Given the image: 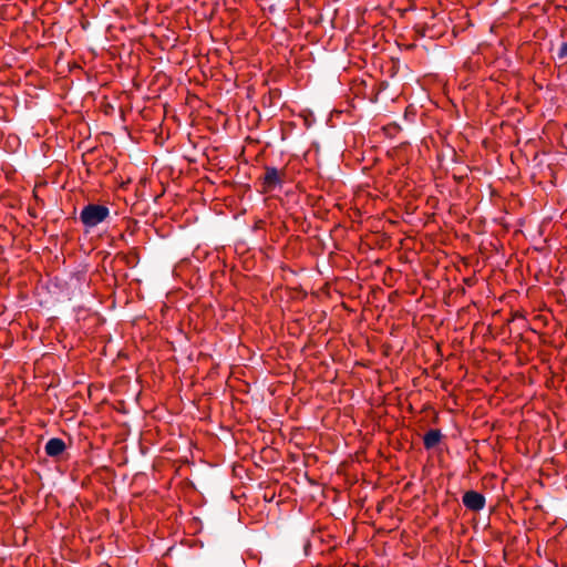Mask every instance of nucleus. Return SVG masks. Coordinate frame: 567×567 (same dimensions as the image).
<instances>
[{
	"mask_svg": "<svg viewBox=\"0 0 567 567\" xmlns=\"http://www.w3.org/2000/svg\"><path fill=\"white\" fill-rule=\"evenodd\" d=\"M110 215L106 206L87 204L80 213V220L87 228H92L104 221Z\"/></svg>",
	"mask_w": 567,
	"mask_h": 567,
	"instance_id": "f257e3e1",
	"label": "nucleus"
},
{
	"mask_svg": "<svg viewBox=\"0 0 567 567\" xmlns=\"http://www.w3.org/2000/svg\"><path fill=\"white\" fill-rule=\"evenodd\" d=\"M462 502L464 506L472 512H480L485 507L486 499L482 493L467 491L464 493Z\"/></svg>",
	"mask_w": 567,
	"mask_h": 567,
	"instance_id": "f03ea898",
	"label": "nucleus"
},
{
	"mask_svg": "<svg viewBox=\"0 0 567 567\" xmlns=\"http://www.w3.org/2000/svg\"><path fill=\"white\" fill-rule=\"evenodd\" d=\"M66 449V445L62 439L52 437L50 439L44 446V451L48 456L59 457Z\"/></svg>",
	"mask_w": 567,
	"mask_h": 567,
	"instance_id": "7ed1b4c3",
	"label": "nucleus"
},
{
	"mask_svg": "<svg viewBox=\"0 0 567 567\" xmlns=\"http://www.w3.org/2000/svg\"><path fill=\"white\" fill-rule=\"evenodd\" d=\"M442 433L440 430L434 429L430 430L423 437L424 447L426 450L434 449L441 441Z\"/></svg>",
	"mask_w": 567,
	"mask_h": 567,
	"instance_id": "20e7f679",
	"label": "nucleus"
},
{
	"mask_svg": "<svg viewBox=\"0 0 567 567\" xmlns=\"http://www.w3.org/2000/svg\"><path fill=\"white\" fill-rule=\"evenodd\" d=\"M264 181L268 187H276L277 185H280L281 178L278 169L275 167H267Z\"/></svg>",
	"mask_w": 567,
	"mask_h": 567,
	"instance_id": "39448f33",
	"label": "nucleus"
},
{
	"mask_svg": "<svg viewBox=\"0 0 567 567\" xmlns=\"http://www.w3.org/2000/svg\"><path fill=\"white\" fill-rule=\"evenodd\" d=\"M557 56L559 60L567 58V42H563L557 51Z\"/></svg>",
	"mask_w": 567,
	"mask_h": 567,
	"instance_id": "423d86ee",
	"label": "nucleus"
}]
</instances>
